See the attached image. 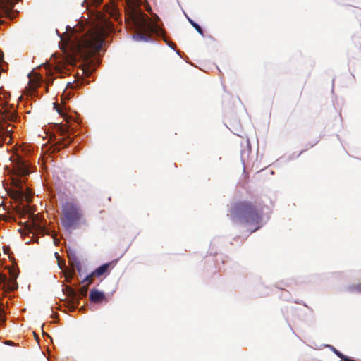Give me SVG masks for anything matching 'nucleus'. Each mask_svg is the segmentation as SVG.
Instances as JSON below:
<instances>
[{"instance_id":"1","label":"nucleus","mask_w":361,"mask_h":361,"mask_svg":"<svg viewBox=\"0 0 361 361\" xmlns=\"http://www.w3.org/2000/svg\"><path fill=\"white\" fill-rule=\"evenodd\" d=\"M126 16L131 20L137 31L133 38L137 41L149 42L152 39V34L160 35L161 29L152 22L140 8V0H126Z\"/></svg>"},{"instance_id":"2","label":"nucleus","mask_w":361,"mask_h":361,"mask_svg":"<svg viewBox=\"0 0 361 361\" xmlns=\"http://www.w3.org/2000/svg\"><path fill=\"white\" fill-rule=\"evenodd\" d=\"M263 207L259 203L240 201L232 205L228 216L235 224L255 226L251 231L254 232L262 226Z\"/></svg>"},{"instance_id":"3","label":"nucleus","mask_w":361,"mask_h":361,"mask_svg":"<svg viewBox=\"0 0 361 361\" xmlns=\"http://www.w3.org/2000/svg\"><path fill=\"white\" fill-rule=\"evenodd\" d=\"M106 31L101 26L90 28L85 35L77 39L78 53L83 58H89L99 51L104 41Z\"/></svg>"},{"instance_id":"4","label":"nucleus","mask_w":361,"mask_h":361,"mask_svg":"<svg viewBox=\"0 0 361 361\" xmlns=\"http://www.w3.org/2000/svg\"><path fill=\"white\" fill-rule=\"evenodd\" d=\"M61 224L67 231L76 229L83 219L80 204L75 201H66L61 205Z\"/></svg>"},{"instance_id":"5","label":"nucleus","mask_w":361,"mask_h":361,"mask_svg":"<svg viewBox=\"0 0 361 361\" xmlns=\"http://www.w3.org/2000/svg\"><path fill=\"white\" fill-rule=\"evenodd\" d=\"M75 61L73 59H62L56 66V69L61 73H67L71 71Z\"/></svg>"},{"instance_id":"6","label":"nucleus","mask_w":361,"mask_h":361,"mask_svg":"<svg viewBox=\"0 0 361 361\" xmlns=\"http://www.w3.org/2000/svg\"><path fill=\"white\" fill-rule=\"evenodd\" d=\"M113 267H114L113 262L104 264L101 265L100 267H99L98 268H97L93 271V275H95L96 277H101L102 276L107 275L109 273V269L111 268H113Z\"/></svg>"},{"instance_id":"7","label":"nucleus","mask_w":361,"mask_h":361,"mask_svg":"<svg viewBox=\"0 0 361 361\" xmlns=\"http://www.w3.org/2000/svg\"><path fill=\"white\" fill-rule=\"evenodd\" d=\"M18 0H0V17L8 12Z\"/></svg>"},{"instance_id":"8","label":"nucleus","mask_w":361,"mask_h":361,"mask_svg":"<svg viewBox=\"0 0 361 361\" xmlns=\"http://www.w3.org/2000/svg\"><path fill=\"white\" fill-rule=\"evenodd\" d=\"M105 299V295L103 292L97 289H92L90 293V300L94 303H99Z\"/></svg>"},{"instance_id":"9","label":"nucleus","mask_w":361,"mask_h":361,"mask_svg":"<svg viewBox=\"0 0 361 361\" xmlns=\"http://www.w3.org/2000/svg\"><path fill=\"white\" fill-rule=\"evenodd\" d=\"M10 279L7 280V288L10 290H14L18 288L16 278L18 274L14 270H10Z\"/></svg>"},{"instance_id":"10","label":"nucleus","mask_w":361,"mask_h":361,"mask_svg":"<svg viewBox=\"0 0 361 361\" xmlns=\"http://www.w3.org/2000/svg\"><path fill=\"white\" fill-rule=\"evenodd\" d=\"M68 295L71 298L74 308L77 307L80 302V297L78 293L73 288H68Z\"/></svg>"},{"instance_id":"11","label":"nucleus","mask_w":361,"mask_h":361,"mask_svg":"<svg viewBox=\"0 0 361 361\" xmlns=\"http://www.w3.org/2000/svg\"><path fill=\"white\" fill-rule=\"evenodd\" d=\"M17 159L16 165L18 168L19 173L23 176L28 174L30 172L25 164L20 157H17Z\"/></svg>"},{"instance_id":"12","label":"nucleus","mask_w":361,"mask_h":361,"mask_svg":"<svg viewBox=\"0 0 361 361\" xmlns=\"http://www.w3.org/2000/svg\"><path fill=\"white\" fill-rule=\"evenodd\" d=\"M188 20L189 23L191 24V25L200 33L201 35H204V32L201 27L197 24L195 21H193L192 19H190L189 17H188Z\"/></svg>"},{"instance_id":"13","label":"nucleus","mask_w":361,"mask_h":361,"mask_svg":"<svg viewBox=\"0 0 361 361\" xmlns=\"http://www.w3.org/2000/svg\"><path fill=\"white\" fill-rule=\"evenodd\" d=\"M88 291V285H84L82 286L78 293V296L80 297V299L82 297H85L87 294Z\"/></svg>"},{"instance_id":"14","label":"nucleus","mask_w":361,"mask_h":361,"mask_svg":"<svg viewBox=\"0 0 361 361\" xmlns=\"http://www.w3.org/2000/svg\"><path fill=\"white\" fill-rule=\"evenodd\" d=\"M94 277H96L95 275H93V271L89 274L88 276H87L82 281V283H87L86 285H90L91 283H92L93 282V278Z\"/></svg>"},{"instance_id":"15","label":"nucleus","mask_w":361,"mask_h":361,"mask_svg":"<svg viewBox=\"0 0 361 361\" xmlns=\"http://www.w3.org/2000/svg\"><path fill=\"white\" fill-rule=\"evenodd\" d=\"M349 291L361 293V283L349 287Z\"/></svg>"},{"instance_id":"16","label":"nucleus","mask_w":361,"mask_h":361,"mask_svg":"<svg viewBox=\"0 0 361 361\" xmlns=\"http://www.w3.org/2000/svg\"><path fill=\"white\" fill-rule=\"evenodd\" d=\"M0 286H2L3 288L7 286V278L5 275L1 274L0 273Z\"/></svg>"},{"instance_id":"17","label":"nucleus","mask_w":361,"mask_h":361,"mask_svg":"<svg viewBox=\"0 0 361 361\" xmlns=\"http://www.w3.org/2000/svg\"><path fill=\"white\" fill-rule=\"evenodd\" d=\"M332 350L334 352V353L340 358L343 359L345 361H350V360L348 357H345V356L341 352L336 350L334 347H332Z\"/></svg>"},{"instance_id":"18","label":"nucleus","mask_w":361,"mask_h":361,"mask_svg":"<svg viewBox=\"0 0 361 361\" xmlns=\"http://www.w3.org/2000/svg\"><path fill=\"white\" fill-rule=\"evenodd\" d=\"M5 314L4 312L1 307V305H0V325H2L4 322H5Z\"/></svg>"},{"instance_id":"19","label":"nucleus","mask_w":361,"mask_h":361,"mask_svg":"<svg viewBox=\"0 0 361 361\" xmlns=\"http://www.w3.org/2000/svg\"><path fill=\"white\" fill-rule=\"evenodd\" d=\"M68 257L70 261H74L75 262H77V257L75 254L68 253Z\"/></svg>"},{"instance_id":"20","label":"nucleus","mask_w":361,"mask_h":361,"mask_svg":"<svg viewBox=\"0 0 361 361\" xmlns=\"http://www.w3.org/2000/svg\"><path fill=\"white\" fill-rule=\"evenodd\" d=\"M72 277H73V273H69V274H66V278L68 281H70V280L72 279Z\"/></svg>"},{"instance_id":"21","label":"nucleus","mask_w":361,"mask_h":361,"mask_svg":"<svg viewBox=\"0 0 361 361\" xmlns=\"http://www.w3.org/2000/svg\"><path fill=\"white\" fill-rule=\"evenodd\" d=\"M4 343L6 345H13V343L11 341H6L4 342Z\"/></svg>"},{"instance_id":"22","label":"nucleus","mask_w":361,"mask_h":361,"mask_svg":"<svg viewBox=\"0 0 361 361\" xmlns=\"http://www.w3.org/2000/svg\"><path fill=\"white\" fill-rule=\"evenodd\" d=\"M54 105H55V109L57 110V111H58L59 114H61V110L59 109V107H58L57 104H54Z\"/></svg>"},{"instance_id":"23","label":"nucleus","mask_w":361,"mask_h":361,"mask_svg":"<svg viewBox=\"0 0 361 361\" xmlns=\"http://www.w3.org/2000/svg\"><path fill=\"white\" fill-rule=\"evenodd\" d=\"M42 334H43V336H47V337H50L49 335L47 333H45L44 331H42Z\"/></svg>"}]
</instances>
